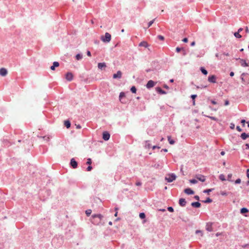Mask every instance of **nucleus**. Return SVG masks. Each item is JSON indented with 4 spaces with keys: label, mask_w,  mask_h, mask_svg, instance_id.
Wrapping results in <instances>:
<instances>
[{
    "label": "nucleus",
    "mask_w": 249,
    "mask_h": 249,
    "mask_svg": "<svg viewBox=\"0 0 249 249\" xmlns=\"http://www.w3.org/2000/svg\"><path fill=\"white\" fill-rule=\"evenodd\" d=\"M104 216L101 213L93 214L90 217V222L95 225H104Z\"/></svg>",
    "instance_id": "1"
},
{
    "label": "nucleus",
    "mask_w": 249,
    "mask_h": 249,
    "mask_svg": "<svg viewBox=\"0 0 249 249\" xmlns=\"http://www.w3.org/2000/svg\"><path fill=\"white\" fill-rule=\"evenodd\" d=\"M177 178V176L175 173H169L165 177V180L168 183L172 182L175 180Z\"/></svg>",
    "instance_id": "2"
},
{
    "label": "nucleus",
    "mask_w": 249,
    "mask_h": 249,
    "mask_svg": "<svg viewBox=\"0 0 249 249\" xmlns=\"http://www.w3.org/2000/svg\"><path fill=\"white\" fill-rule=\"evenodd\" d=\"M111 39V35L108 32L101 36V40L104 43H109Z\"/></svg>",
    "instance_id": "3"
},
{
    "label": "nucleus",
    "mask_w": 249,
    "mask_h": 249,
    "mask_svg": "<svg viewBox=\"0 0 249 249\" xmlns=\"http://www.w3.org/2000/svg\"><path fill=\"white\" fill-rule=\"evenodd\" d=\"M70 166L72 169H76L78 167V162L75 160V159L73 158L71 159L70 162Z\"/></svg>",
    "instance_id": "4"
},
{
    "label": "nucleus",
    "mask_w": 249,
    "mask_h": 249,
    "mask_svg": "<svg viewBox=\"0 0 249 249\" xmlns=\"http://www.w3.org/2000/svg\"><path fill=\"white\" fill-rule=\"evenodd\" d=\"M157 84V82H155L152 80L148 81L147 84L145 85L146 88L150 89L154 87Z\"/></svg>",
    "instance_id": "5"
},
{
    "label": "nucleus",
    "mask_w": 249,
    "mask_h": 249,
    "mask_svg": "<svg viewBox=\"0 0 249 249\" xmlns=\"http://www.w3.org/2000/svg\"><path fill=\"white\" fill-rule=\"evenodd\" d=\"M237 60L240 61V63L241 65L243 67H249V61L247 62L246 59L238 58H236Z\"/></svg>",
    "instance_id": "6"
},
{
    "label": "nucleus",
    "mask_w": 249,
    "mask_h": 249,
    "mask_svg": "<svg viewBox=\"0 0 249 249\" xmlns=\"http://www.w3.org/2000/svg\"><path fill=\"white\" fill-rule=\"evenodd\" d=\"M213 222H207L205 227L206 230L209 232L213 231Z\"/></svg>",
    "instance_id": "7"
},
{
    "label": "nucleus",
    "mask_w": 249,
    "mask_h": 249,
    "mask_svg": "<svg viewBox=\"0 0 249 249\" xmlns=\"http://www.w3.org/2000/svg\"><path fill=\"white\" fill-rule=\"evenodd\" d=\"M110 137V134L107 131H104L102 133V139L105 141H107Z\"/></svg>",
    "instance_id": "8"
},
{
    "label": "nucleus",
    "mask_w": 249,
    "mask_h": 249,
    "mask_svg": "<svg viewBox=\"0 0 249 249\" xmlns=\"http://www.w3.org/2000/svg\"><path fill=\"white\" fill-rule=\"evenodd\" d=\"M208 81L213 84L216 83V76L214 74L209 75L208 77Z\"/></svg>",
    "instance_id": "9"
},
{
    "label": "nucleus",
    "mask_w": 249,
    "mask_h": 249,
    "mask_svg": "<svg viewBox=\"0 0 249 249\" xmlns=\"http://www.w3.org/2000/svg\"><path fill=\"white\" fill-rule=\"evenodd\" d=\"M65 78L68 81H71L73 79V74L71 72L69 71L65 74Z\"/></svg>",
    "instance_id": "10"
},
{
    "label": "nucleus",
    "mask_w": 249,
    "mask_h": 249,
    "mask_svg": "<svg viewBox=\"0 0 249 249\" xmlns=\"http://www.w3.org/2000/svg\"><path fill=\"white\" fill-rule=\"evenodd\" d=\"M183 191L184 193L187 195H194L195 193V191L189 187L185 188Z\"/></svg>",
    "instance_id": "11"
},
{
    "label": "nucleus",
    "mask_w": 249,
    "mask_h": 249,
    "mask_svg": "<svg viewBox=\"0 0 249 249\" xmlns=\"http://www.w3.org/2000/svg\"><path fill=\"white\" fill-rule=\"evenodd\" d=\"M122 72L121 71H118L116 73H114L112 78L115 79H119L122 77Z\"/></svg>",
    "instance_id": "12"
},
{
    "label": "nucleus",
    "mask_w": 249,
    "mask_h": 249,
    "mask_svg": "<svg viewBox=\"0 0 249 249\" xmlns=\"http://www.w3.org/2000/svg\"><path fill=\"white\" fill-rule=\"evenodd\" d=\"M249 212V210L246 207H242L240 210V213L246 217L248 216V215H247V213H248Z\"/></svg>",
    "instance_id": "13"
},
{
    "label": "nucleus",
    "mask_w": 249,
    "mask_h": 249,
    "mask_svg": "<svg viewBox=\"0 0 249 249\" xmlns=\"http://www.w3.org/2000/svg\"><path fill=\"white\" fill-rule=\"evenodd\" d=\"M156 91L160 95H164L167 94V92L162 89L160 87H157L155 88Z\"/></svg>",
    "instance_id": "14"
},
{
    "label": "nucleus",
    "mask_w": 249,
    "mask_h": 249,
    "mask_svg": "<svg viewBox=\"0 0 249 249\" xmlns=\"http://www.w3.org/2000/svg\"><path fill=\"white\" fill-rule=\"evenodd\" d=\"M196 178L197 179H198V180L202 182H204L206 180L205 176L201 174L196 175Z\"/></svg>",
    "instance_id": "15"
},
{
    "label": "nucleus",
    "mask_w": 249,
    "mask_h": 249,
    "mask_svg": "<svg viewBox=\"0 0 249 249\" xmlns=\"http://www.w3.org/2000/svg\"><path fill=\"white\" fill-rule=\"evenodd\" d=\"M187 204V201L184 198H180L178 200V204L181 207H185Z\"/></svg>",
    "instance_id": "16"
},
{
    "label": "nucleus",
    "mask_w": 249,
    "mask_h": 249,
    "mask_svg": "<svg viewBox=\"0 0 249 249\" xmlns=\"http://www.w3.org/2000/svg\"><path fill=\"white\" fill-rule=\"evenodd\" d=\"M191 206L194 208H199L201 206L199 201H194L191 203Z\"/></svg>",
    "instance_id": "17"
},
{
    "label": "nucleus",
    "mask_w": 249,
    "mask_h": 249,
    "mask_svg": "<svg viewBox=\"0 0 249 249\" xmlns=\"http://www.w3.org/2000/svg\"><path fill=\"white\" fill-rule=\"evenodd\" d=\"M8 73L7 70L4 68L0 69V75L1 76H5Z\"/></svg>",
    "instance_id": "18"
},
{
    "label": "nucleus",
    "mask_w": 249,
    "mask_h": 249,
    "mask_svg": "<svg viewBox=\"0 0 249 249\" xmlns=\"http://www.w3.org/2000/svg\"><path fill=\"white\" fill-rule=\"evenodd\" d=\"M139 217L142 220V223H144L146 221V214L144 212H141L139 213Z\"/></svg>",
    "instance_id": "19"
},
{
    "label": "nucleus",
    "mask_w": 249,
    "mask_h": 249,
    "mask_svg": "<svg viewBox=\"0 0 249 249\" xmlns=\"http://www.w3.org/2000/svg\"><path fill=\"white\" fill-rule=\"evenodd\" d=\"M59 63L57 61H54L53 65L50 67V69L52 71H54L55 68L59 66Z\"/></svg>",
    "instance_id": "20"
},
{
    "label": "nucleus",
    "mask_w": 249,
    "mask_h": 249,
    "mask_svg": "<svg viewBox=\"0 0 249 249\" xmlns=\"http://www.w3.org/2000/svg\"><path fill=\"white\" fill-rule=\"evenodd\" d=\"M240 137L243 140H246L247 138H249V133L242 132L240 135Z\"/></svg>",
    "instance_id": "21"
},
{
    "label": "nucleus",
    "mask_w": 249,
    "mask_h": 249,
    "mask_svg": "<svg viewBox=\"0 0 249 249\" xmlns=\"http://www.w3.org/2000/svg\"><path fill=\"white\" fill-rule=\"evenodd\" d=\"M64 125L67 128H70L71 126V121L69 119L65 120L64 122Z\"/></svg>",
    "instance_id": "22"
},
{
    "label": "nucleus",
    "mask_w": 249,
    "mask_h": 249,
    "mask_svg": "<svg viewBox=\"0 0 249 249\" xmlns=\"http://www.w3.org/2000/svg\"><path fill=\"white\" fill-rule=\"evenodd\" d=\"M107 67L106 63L105 62H100L98 64V68L100 70H103Z\"/></svg>",
    "instance_id": "23"
},
{
    "label": "nucleus",
    "mask_w": 249,
    "mask_h": 249,
    "mask_svg": "<svg viewBox=\"0 0 249 249\" xmlns=\"http://www.w3.org/2000/svg\"><path fill=\"white\" fill-rule=\"evenodd\" d=\"M244 76H249V74L248 73L243 72L240 76V79L242 83L246 84V79L244 77Z\"/></svg>",
    "instance_id": "24"
},
{
    "label": "nucleus",
    "mask_w": 249,
    "mask_h": 249,
    "mask_svg": "<svg viewBox=\"0 0 249 249\" xmlns=\"http://www.w3.org/2000/svg\"><path fill=\"white\" fill-rule=\"evenodd\" d=\"M139 46L147 48L149 46V44L146 41H142L139 43Z\"/></svg>",
    "instance_id": "25"
},
{
    "label": "nucleus",
    "mask_w": 249,
    "mask_h": 249,
    "mask_svg": "<svg viewBox=\"0 0 249 249\" xmlns=\"http://www.w3.org/2000/svg\"><path fill=\"white\" fill-rule=\"evenodd\" d=\"M201 201L204 203L209 204L213 202V199L210 197H207L205 200H201Z\"/></svg>",
    "instance_id": "26"
},
{
    "label": "nucleus",
    "mask_w": 249,
    "mask_h": 249,
    "mask_svg": "<svg viewBox=\"0 0 249 249\" xmlns=\"http://www.w3.org/2000/svg\"><path fill=\"white\" fill-rule=\"evenodd\" d=\"M200 71L201 72V73L204 75H207L208 73V71L206 69V68L204 67H200Z\"/></svg>",
    "instance_id": "27"
},
{
    "label": "nucleus",
    "mask_w": 249,
    "mask_h": 249,
    "mask_svg": "<svg viewBox=\"0 0 249 249\" xmlns=\"http://www.w3.org/2000/svg\"><path fill=\"white\" fill-rule=\"evenodd\" d=\"M150 141L149 140L144 141L145 144L144 147L145 149H150V148H152L151 144L150 143Z\"/></svg>",
    "instance_id": "28"
},
{
    "label": "nucleus",
    "mask_w": 249,
    "mask_h": 249,
    "mask_svg": "<svg viewBox=\"0 0 249 249\" xmlns=\"http://www.w3.org/2000/svg\"><path fill=\"white\" fill-rule=\"evenodd\" d=\"M197 94H192L190 96V98L192 99V105L195 106L196 105V98L197 97Z\"/></svg>",
    "instance_id": "29"
},
{
    "label": "nucleus",
    "mask_w": 249,
    "mask_h": 249,
    "mask_svg": "<svg viewBox=\"0 0 249 249\" xmlns=\"http://www.w3.org/2000/svg\"><path fill=\"white\" fill-rule=\"evenodd\" d=\"M167 140L170 144L173 145L175 143V141L172 139V137L171 136H167Z\"/></svg>",
    "instance_id": "30"
},
{
    "label": "nucleus",
    "mask_w": 249,
    "mask_h": 249,
    "mask_svg": "<svg viewBox=\"0 0 249 249\" xmlns=\"http://www.w3.org/2000/svg\"><path fill=\"white\" fill-rule=\"evenodd\" d=\"M125 92L122 91L120 93L119 98L120 102H122L123 98H125Z\"/></svg>",
    "instance_id": "31"
},
{
    "label": "nucleus",
    "mask_w": 249,
    "mask_h": 249,
    "mask_svg": "<svg viewBox=\"0 0 249 249\" xmlns=\"http://www.w3.org/2000/svg\"><path fill=\"white\" fill-rule=\"evenodd\" d=\"M42 193L44 194V195H46L47 196H49L51 195V190L50 189H46L44 191H42Z\"/></svg>",
    "instance_id": "32"
},
{
    "label": "nucleus",
    "mask_w": 249,
    "mask_h": 249,
    "mask_svg": "<svg viewBox=\"0 0 249 249\" xmlns=\"http://www.w3.org/2000/svg\"><path fill=\"white\" fill-rule=\"evenodd\" d=\"M214 190V188L206 189L203 191V193L207 195H209L210 193L213 191Z\"/></svg>",
    "instance_id": "33"
},
{
    "label": "nucleus",
    "mask_w": 249,
    "mask_h": 249,
    "mask_svg": "<svg viewBox=\"0 0 249 249\" xmlns=\"http://www.w3.org/2000/svg\"><path fill=\"white\" fill-rule=\"evenodd\" d=\"M2 144L4 146H7L9 147L10 145H11V144L10 143V142L7 140H3L2 141Z\"/></svg>",
    "instance_id": "34"
},
{
    "label": "nucleus",
    "mask_w": 249,
    "mask_h": 249,
    "mask_svg": "<svg viewBox=\"0 0 249 249\" xmlns=\"http://www.w3.org/2000/svg\"><path fill=\"white\" fill-rule=\"evenodd\" d=\"M75 58L77 60H80L83 58V54L81 53H78L75 56Z\"/></svg>",
    "instance_id": "35"
},
{
    "label": "nucleus",
    "mask_w": 249,
    "mask_h": 249,
    "mask_svg": "<svg viewBox=\"0 0 249 249\" xmlns=\"http://www.w3.org/2000/svg\"><path fill=\"white\" fill-rule=\"evenodd\" d=\"M130 90L132 93H136L137 89L135 86H132L130 88Z\"/></svg>",
    "instance_id": "36"
},
{
    "label": "nucleus",
    "mask_w": 249,
    "mask_h": 249,
    "mask_svg": "<svg viewBox=\"0 0 249 249\" xmlns=\"http://www.w3.org/2000/svg\"><path fill=\"white\" fill-rule=\"evenodd\" d=\"M219 179L222 181H226V179L225 178V176L224 174H220L219 176Z\"/></svg>",
    "instance_id": "37"
},
{
    "label": "nucleus",
    "mask_w": 249,
    "mask_h": 249,
    "mask_svg": "<svg viewBox=\"0 0 249 249\" xmlns=\"http://www.w3.org/2000/svg\"><path fill=\"white\" fill-rule=\"evenodd\" d=\"M195 233L196 234H200V236L202 237L203 236V231L200 230H197L195 231Z\"/></svg>",
    "instance_id": "38"
},
{
    "label": "nucleus",
    "mask_w": 249,
    "mask_h": 249,
    "mask_svg": "<svg viewBox=\"0 0 249 249\" xmlns=\"http://www.w3.org/2000/svg\"><path fill=\"white\" fill-rule=\"evenodd\" d=\"M233 35L236 38H240L242 37V36L240 34V33L236 32L233 33Z\"/></svg>",
    "instance_id": "39"
},
{
    "label": "nucleus",
    "mask_w": 249,
    "mask_h": 249,
    "mask_svg": "<svg viewBox=\"0 0 249 249\" xmlns=\"http://www.w3.org/2000/svg\"><path fill=\"white\" fill-rule=\"evenodd\" d=\"M189 182L190 183L193 184H196L198 182L197 180L196 179V178H192L190 179Z\"/></svg>",
    "instance_id": "40"
},
{
    "label": "nucleus",
    "mask_w": 249,
    "mask_h": 249,
    "mask_svg": "<svg viewBox=\"0 0 249 249\" xmlns=\"http://www.w3.org/2000/svg\"><path fill=\"white\" fill-rule=\"evenodd\" d=\"M92 213V210L91 209H88L86 210L85 213L87 216H89Z\"/></svg>",
    "instance_id": "41"
},
{
    "label": "nucleus",
    "mask_w": 249,
    "mask_h": 249,
    "mask_svg": "<svg viewBox=\"0 0 249 249\" xmlns=\"http://www.w3.org/2000/svg\"><path fill=\"white\" fill-rule=\"evenodd\" d=\"M207 100L210 101V102L213 105H216L217 104L215 99H210V97H208Z\"/></svg>",
    "instance_id": "42"
},
{
    "label": "nucleus",
    "mask_w": 249,
    "mask_h": 249,
    "mask_svg": "<svg viewBox=\"0 0 249 249\" xmlns=\"http://www.w3.org/2000/svg\"><path fill=\"white\" fill-rule=\"evenodd\" d=\"M205 117H207V118H210V119H211L212 120H213V121H218V119L217 118H216L215 117H213V116H205Z\"/></svg>",
    "instance_id": "43"
},
{
    "label": "nucleus",
    "mask_w": 249,
    "mask_h": 249,
    "mask_svg": "<svg viewBox=\"0 0 249 249\" xmlns=\"http://www.w3.org/2000/svg\"><path fill=\"white\" fill-rule=\"evenodd\" d=\"M183 49V47H177L176 48V52L178 53H180Z\"/></svg>",
    "instance_id": "44"
},
{
    "label": "nucleus",
    "mask_w": 249,
    "mask_h": 249,
    "mask_svg": "<svg viewBox=\"0 0 249 249\" xmlns=\"http://www.w3.org/2000/svg\"><path fill=\"white\" fill-rule=\"evenodd\" d=\"M231 177H232V174H229L227 176V180L230 182H232L233 180H231Z\"/></svg>",
    "instance_id": "45"
},
{
    "label": "nucleus",
    "mask_w": 249,
    "mask_h": 249,
    "mask_svg": "<svg viewBox=\"0 0 249 249\" xmlns=\"http://www.w3.org/2000/svg\"><path fill=\"white\" fill-rule=\"evenodd\" d=\"M196 87V88L197 89H205L206 88H207V86H206V85H201L200 86H196L195 85Z\"/></svg>",
    "instance_id": "46"
},
{
    "label": "nucleus",
    "mask_w": 249,
    "mask_h": 249,
    "mask_svg": "<svg viewBox=\"0 0 249 249\" xmlns=\"http://www.w3.org/2000/svg\"><path fill=\"white\" fill-rule=\"evenodd\" d=\"M167 210L170 212V213H173L174 212V209L173 207L169 206L167 208Z\"/></svg>",
    "instance_id": "47"
},
{
    "label": "nucleus",
    "mask_w": 249,
    "mask_h": 249,
    "mask_svg": "<svg viewBox=\"0 0 249 249\" xmlns=\"http://www.w3.org/2000/svg\"><path fill=\"white\" fill-rule=\"evenodd\" d=\"M157 38H158L159 40L161 41H163L165 39L164 36L159 35L157 36Z\"/></svg>",
    "instance_id": "48"
},
{
    "label": "nucleus",
    "mask_w": 249,
    "mask_h": 249,
    "mask_svg": "<svg viewBox=\"0 0 249 249\" xmlns=\"http://www.w3.org/2000/svg\"><path fill=\"white\" fill-rule=\"evenodd\" d=\"M91 163H92V160H91V159L88 158L87 159V161L86 162V164L89 165H91Z\"/></svg>",
    "instance_id": "49"
},
{
    "label": "nucleus",
    "mask_w": 249,
    "mask_h": 249,
    "mask_svg": "<svg viewBox=\"0 0 249 249\" xmlns=\"http://www.w3.org/2000/svg\"><path fill=\"white\" fill-rule=\"evenodd\" d=\"M241 182V179L240 178H238L234 181V183L236 184H240Z\"/></svg>",
    "instance_id": "50"
},
{
    "label": "nucleus",
    "mask_w": 249,
    "mask_h": 249,
    "mask_svg": "<svg viewBox=\"0 0 249 249\" xmlns=\"http://www.w3.org/2000/svg\"><path fill=\"white\" fill-rule=\"evenodd\" d=\"M92 169H93V167H92V165H89L87 167V168L86 169V171H90L92 170Z\"/></svg>",
    "instance_id": "51"
},
{
    "label": "nucleus",
    "mask_w": 249,
    "mask_h": 249,
    "mask_svg": "<svg viewBox=\"0 0 249 249\" xmlns=\"http://www.w3.org/2000/svg\"><path fill=\"white\" fill-rule=\"evenodd\" d=\"M247 121L245 119H242L240 121L241 124H242L243 127H244L245 125V124L246 123Z\"/></svg>",
    "instance_id": "52"
},
{
    "label": "nucleus",
    "mask_w": 249,
    "mask_h": 249,
    "mask_svg": "<svg viewBox=\"0 0 249 249\" xmlns=\"http://www.w3.org/2000/svg\"><path fill=\"white\" fill-rule=\"evenodd\" d=\"M155 19H154L151 21H150L148 23V27H150L152 24L153 23H154V21H155Z\"/></svg>",
    "instance_id": "53"
},
{
    "label": "nucleus",
    "mask_w": 249,
    "mask_h": 249,
    "mask_svg": "<svg viewBox=\"0 0 249 249\" xmlns=\"http://www.w3.org/2000/svg\"><path fill=\"white\" fill-rule=\"evenodd\" d=\"M220 194L223 196H227L228 195V193L225 191H221Z\"/></svg>",
    "instance_id": "54"
},
{
    "label": "nucleus",
    "mask_w": 249,
    "mask_h": 249,
    "mask_svg": "<svg viewBox=\"0 0 249 249\" xmlns=\"http://www.w3.org/2000/svg\"><path fill=\"white\" fill-rule=\"evenodd\" d=\"M230 128L231 129H234V128H235V124H234L233 123H231L230 124Z\"/></svg>",
    "instance_id": "55"
},
{
    "label": "nucleus",
    "mask_w": 249,
    "mask_h": 249,
    "mask_svg": "<svg viewBox=\"0 0 249 249\" xmlns=\"http://www.w3.org/2000/svg\"><path fill=\"white\" fill-rule=\"evenodd\" d=\"M194 198L195 199H196V200H197V201H200V197L197 195L194 196Z\"/></svg>",
    "instance_id": "56"
},
{
    "label": "nucleus",
    "mask_w": 249,
    "mask_h": 249,
    "mask_svg": "<svg viewBox=\"0 0 249 249\" xmlns=\"http://www.w3.org/2000/svg\"><path fill=\"white\" fill-rule=\"evenodd\" d=\"M152 166L156 169H159L160 167V164L155 163L154 165H153Z\"/></svg>",
    "instance_id": "57"
},
{
    "label": "nucleus",
    "mask_w": 249,
    "mask_h": 249,
    "mask_svg": "<svg viewBox=\"0 0 249 249\" xmlns=\"http://www.w3.org/2000/svg\"><path fill=\"white\" fill-rule=\"evenodd\" d=\"M236 129L238 132H241L243 130V129L239 125L236 126Z\"/></svg>",
    "instance_id": "58"
},
{
    "label": "nucleus",
    "mask_w": 249,
    "mask_h": 249,
    "mask_svg": "<svg viewBox=\"0 0 249 249\" xmlns=\"http://www.w3.org/2000/svg\"><path fill=\"white\" fill-rule=\"evenodd\" d=\"M243 248H249V243L244 244L241 246Z\"/></svg>",
    "instance_id": "59"
},
{
    "label": "nucleus",
    "mask_w": 249,
    "mask_h": 249,
    "mask_svg": "<svg viewBox=\"0 0 249 249\" xmlns=\"http://www.w3.org/2000/svg\"><path fill=\"white\" fill-rule=\"evenodd\" d=\"M142 184V183L140 181H138L135 183V185L138 186H141Z\"/></svg>",
    "instance_id": "60"
},
{
    "label": "nucleus",
    "mask_w": 249,
    "mask_h": 249,
    "mask_svg": "<svg viewBox=\"0 0 249 249\" xmlns=\"http://www.w3.org/2000/svg\"><path fill=\"white\" fill-rule=\"evenodd\" d=\"M160 146H159V145H154L152 147V148L153 150H155L156 149V148H158V149H160Z\"/></svg>",
    "instance_id": "61"
},
{
    "label": "nucleus",
    "mask_w": 249,
    "mask_h": 249,
    "mask_svg": "<svg viewBox=\"0 0 249 249\" xmlns=\"http://www.w3.org/2000/svg\"><path fill=\"white\" fill-rule=\"evenodd\" d=\"M182 41L184 43H187L188 42V39L187 37H184L182 39Z\"/></svg>",
    "instance_id": "62"
},
{
    "label": "nucleus",
    "mask_w": 249,
    "mask_h": 249,
    "mask_svg": "<svg viewBox=\"0 0 249 249\" xmlns=\"http://www.w3.org/2000/svg\"><path fill=\"white\" fill-rule=\"evenodd\" d=\"M230 104V101L228 100H226L224 102V105L227 106L229 105Z\"/></svg>",
    "instance_id": "63"
},
{
    "label": "nucleus",
    "mask_w": 249,
    "mask_h": 249,
    "mask_svg": "<svg viewBox=\"0 0 249 249\" xmlns=\"http://www.w3.org/2000/svg\"><path fill=\"white\" fill-rule=\"evenodd\" d=\"M246 176L247 178L249 179V168L247 169Z\"/></svg>",
    "instance_id": "64"
}]
</instances>
